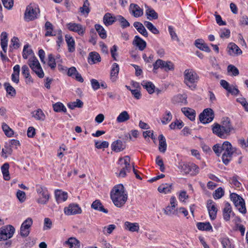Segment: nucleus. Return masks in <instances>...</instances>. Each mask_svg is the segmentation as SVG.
I'll return each instance as SVG.
<instances>
[{"label":"nucleus","mask_w":248,"mask_h":248,"mask_svg":"<svg viewBox=\"0 0 248 248\" xmlns=\"http://www.w3.org/2000/svg\"><path fill=\"white\" fill-rule=\"evenodd\" d=\"M110 198L117 207L121 208L127 200V194L124 191L123 185L119 184L113 187L110 192Z\"/></svg>","instance_id":"f03ea898"},{"label":"nucleus","mask_w":248,"mask_h":248,"mask_svg":"<svg viewBox=\"0 0 248 248\" xmlns=\"http://www.w3.org/2000/svg\"><path fill=\"white\" fill-rule=\"evenodd\" d=\"M2 129L7 137H11L14 135V131L5 123L2 124Z\"/></svg>","instance_id":"3c124183"},{"label":"nucleus","mask_w":248,"mask_h":248,"mask_svg":"<svg viewBox=\"0 0 248 248\" xmlns=\"http://www.w3.org/2000/svg\"><path fill=\"white\" fill-rule=\"evenodd\" d=\"M154 72L156 73V70L158 68L163 69L166 71L172 70L174 68L172 63H154L153 64Z\"/></svg>","instance_id":"a211bd4d"},{"label":"nucleus","mask_w":248,"mask_h":248,"mask_svg":"<svg viewBox=\"0 0 248 248\" xmlns=\"http://www.w3.org/2000/svg\"><path fill=\"white\" fill-rule=\"evenodd\" d=\"M23 57L25 59H29V62H39L37 59L34 56L32 50L30 47V46L28 44L24 46Z\"/></svg>","instance_id":"4468645a"},{"label":"nucleus","mask_w":248,"mask_h":248,"mask_svg":"<svg viewBox=\"0 0 248 248\" xmlns=\"http://www.w3.org/2000/svg\"><path fill=\"white\" fill-rule=\"evenodd\" d=\"M130 119V116L126 111H123L117 117L116 121L118 123H124Z\"/></svg>","instance_id":"ea45409f"},{"label":"nucleus","mask_w":248,"mask_h":248,"mask_svg":"<svg viewBox=\"0 0 248 248\" xmlns=\"http://www.w3.org/2000/svg\"><path fill=\"white\" fill-rule=\"evenodd\" d=\"M39 12V9L37 8H33L31 5H28L24 14V19L26 21L33 20L37 17V14Z\"/></svg>","instance_id":"9d476101"},{"label":"nucleus","mask_w":248,"mask_h":248,"mask_svg":"<svg viewBox=\"0 0 248 248\" xmlns=\"http://www.w3.org/2000/svg\"><path fill=\"white\" fill-rule=\"evenodd\" d=\"M172 101L174 104H179L181 105H186L187 104V96L185 94H177L173 97Z\"/></svg>","instance_id":"aec40b11"},{"label":"nucleus","mask_w":248,"mask_h":248,"mask_svg":"<svg viewBox=\"0 0 248 248\" xmlns=\"http://www.w3.org/2000/svg\"><path fill=\"white\" fill-rule=\"evenodd\" d=\"M125 148V146L121 140H117L111 144V149L116 152H120Z\"/></svg>","instance_id":"f704fd0d"},{"label":"nucleus","mask_w":248,"mask_h":248,"mask_svg":"<svg viewBox=\"0 0 248 248\" xmlns=\"http://www.w3.org/2000/svg\"><path fill=\"white\" fill-rule=\"evenodd\" d=\"M66 26L69 30L76 32L80 35H83L85 31V28L78 23H69Z\"/></svg>","instance_id":"2eb2a0df"},{"label":"nucleus","mask_w":248,"mask_h":248,"mask_svg":"<svg viewBox=\"0 0 248 248\" xmlns=\"http://www.w3.org/2000/svg\"><path fill=\"white\" fill-rule=\"evenodd\" d=\"M95 28L101 38L105 39L107 37L106 31L101 25L96 24L95 25Z\"/></svg>","instance_id":"a18cd8bd"},{"label":"nucleus","mask_w":248,"mask_h":248,"mask_svg":"<svg viewBox=\"0 0 248 248\" xmlns=\"http://www.w3.org/2000/svg\"><path fill=\"white\" fill-rule=\"evenodd\" d=\"M133 45L137 47L140 50H143L146 47V43L139 36H135L133 41Z\"/></svg>","instance_id":"412c9836"},{"label":"nucleus","mask_w":248,"mask_h":248,"mask_svg":"<svg viewBox=\"0 0 248 248\" xmlns=\"http://www.w3.org/2000/svg\"><path fill=\"white\" fill-rule=\"evenodd\" d=\"M83 105V103L80 100L77 99L76 101L68 104V107L70 109H73L76 107L81 108Z\"/></svg>","instance_id":"6e6d98bb"},{"label":"nucleus","mask_w":248,"mask_h":248,"mask_svg":"<svg viewBox=\"0 0 248 248\" xmlns=\"http://www.w3.org/2000/svg\"><path fill=\"white\" fill-rule=\"evenodd\" d=\"M234 213L232 211V208L230 204L227 202L223 210V217L224 219L226 221H229L232 216H233Z\"/></svg>","instance_id":"6ab92c4d"},{"label":"nucleus","mask_w":248,"mask_h":248,"mask_svg":"<svg viewBox=\"0 0 248 248\" xmlns=\"http://www.w3.org/2000/svg\"><path fill=\"white\" fill-rule=\"evenodd\" d=\"M230 182L232 185L236 188H239L241 185V183L238 181V176L236 175L231 178Z\"/></svg>","instance_id":"680f3d73"},{"label":"nucleus","mask_w":248,"mask_h":248,"mask_svg":"<svg viewBox=\"0 0 248 248\" xmlns=\"http://www.w3.org/2000/svg\"><path fill=\"white\" fill-rule=\"evenodd\" d=\"M228 72L232 73V75L236 76L239 74V71L238 69L234 65L230 64L228 66Z\"/></svg>","instance_id":"e2e57ef3"},{"label":"nucleus","mask_w":248,"mask_h":248,"mask_svg":"<svg viewBox=\"0 0 248 248\" xmlns=\"http://www.w3.org/2000/svg\"><path fill=\"white\" fill-rule=\"evenodd\" d=\"M130 162V158L128 155L119 158L118 164L119 165L121 169L120 172L117 173V176L124 178L126 176L127 172L130 171L132 166Z\"/></svg>","instance_id":"20e7f679"},{"label":"nucleus","mask_w":248,"mask_h":248,"mask_svg":"<svg viewBox=\"0 0 248 248\" xmlns=\"http://www.w3.org/2000/svg\"><path fill=\"white\" fill-rule=\"evenodd\" d=\"M9 169V165L8 163H4L1 167L3 178L6 181L9 180L10 179Z\"/></svg>","instance_id":"58836bf2"},{"label":"nucleus","mask_w":248,"mask_h":248,"mask_svg":"<svg viewBox=\"0 0 248 248\" xmlns=\"http://www.w3.org/2000/svg\"><path fill=\"white\" fill-rule=\"evenodd\" d=\"M119 71V66L117 63H114L111 67L110 71V79L112 82H115L118 77Z\"/></svg>","instance_id":"7c9ffc66"},{"label":"nucleus","mask_w":248,"mask_h":248,"mask_svg":"<svg viewBox=\"0 0 248 248\" xmlns=\"http://www.w3.org/2000/svg\"><path fill=\"white\" fill-rule=\"evenodd\" d=\"M117 21H118L121 24L122 28H126L130 26L129 22L122 16H117Z\"/></svg>","instance_id":"49530a36"},{"label":"nucleus","mask_w":248,"mask_h":248,"mask_svg":"<svg viewBox=\"0 0 248 248\" xmlns=\"http://www.w3.org/2000/svg\"><path fill=\"white\" fill-rule=\"evenodd\" d=\"M141 85L144 88L146 89L149 93L152 94L154 93L155 86L151 82L143 81Z\"/></svg>","instance_id":"a19ab883"},{"label":"nucleus","mask_w":248,"mask_h":248,"mask_svg":"<svg viewBox=\"0 0 248 248\" xmlns=\"http://www.w3.org/2000/svg\"><path fill=\"white\" fill-rule=\"evenodd\" d=\"M214 113L211 108H206L199 115L200 121L203 124H207L213 121Z\"/></svg>","instance_id":"9b49d317"},{"label":"nucleus","mask_w":248,"mask_h":248,"mask_svg":"<svg viewBox=\"0 0 248 248\" xmlns=\"http://www.w3.org/2000/svg\"><path fill=\"white\" fill-rule=\"evenodd\" d=\"M108 145V142L106 141H104L102 142L97 141H95V147L99 149L107 148Z\"/></svg>","instance_id":"052dcab7"},{"label":"nucleus","mask_w":248,"mask_h":248,"mask_svg":"<svg viewBox=\"0 0 248 248\" xmlns=\"http://www.w3.org/2000/svg\"><path fill=\"white\" fill-rule=\"evenodd\" d=\"M172 185L168 184H163L158 187V190L160 193L167 194L170 192Z\"/></svg>","instance_id":"c03bdc74"},{"label":"nucleus","mask_w":248,"mask_h":248,"mask_svg":"<svg viewBox=\"0 0 248 248\" xmlns=\"http://www.w3.org/2000/svg\"><path fill=\"white\" fill-rule=\"evenodd\" d=\"M195 46L200 50L206 52H210L211 49L204 42V40L202 39H198L195 41Z\"/></svg>","instance_id":"5701e85b"},{"label":"nucleus","mask_w":248,"mask_h":248,"mask_svg":"<svg viewBox=\"0 0 248 248\" xmlns=\"http://www.w3.org/2000/svg\"><path fill=\"white\" fill-rule=\"evenodd\" d=\"M172 115L170 111L166 110L164 114L163 115L161 119V123L163 124H168L172 119Z\"/></svg>","instance_id":"37998d69"},{"label":"nucleus","mask_w":248,"mask_h":248,"mask_svg":"<svg viewBox=\"0 0 248 248\" xmlns=\"http://www.w3.org/2000/svg\"><path fill=\"white\" fill-rule=\"evenodd\" d=\"M91 207L95 210L102 212L105 213H108V210L104 208L101 202L98 200H96L93 202Z\"/></svg>","instance_id":"473e14b6"},{"label":"nucleus","mask_w":248,"mask_h":248,"mask_svg":"<svg viewBox=\"0 0 248 248\" xmlns=\"http://www.w3.org/2000/svg\"><path fill=\"white\" fill-rule=\"evenodd\" d=\"M159 147L158 149L160 152L165 153L167 149V143L164 136L161 134L158 136Z\"/></svg>","instance_id":"72a5a7b5"},{"label":"nucleus","mask_w":248,"mask_h":248,"mask_svg":"<svg viewBox=\"0 0 248 248\" xmlns=\"http://www.w3.org/2000/svg\"><path fill=\"white\" fill-rule=\"evenodd\" d=\"M239 24L241 26H248V16L246 15L241 16L239 20Z\"/></svg>","instance_id":"69168bd1"},{"label":"nucleus","mask_w":248,"mask_h":248,"mask_svg":"<svg viewBox=\"0 0 248 248\" xmlns=\"http://www.w3.org/2000/svg\"><path fill=\"white\" fill-rule=\"evenodd\" d=\"M53 108L55 112H61L63 111L65 112L66 111V108L61 102H57L53 105Z\"/></svg>","instance_id":"864d4df0"},{"label":"nucleus","mask_w":248,"mask_h":248,"mask_svg":"<svg viewBox=\"0 0 248 248\" xmlns=\"http://www.w3.org/2000/svg\"><path fill=\"white\" fill-rule=\"evenodd\" d=\"M207 207L211 219L214 220L216 218L217 211L215 203L212 200H208Z\"/></svg>","instance_id":"dca6fc26"},{"label":"nucleus","mask_w":248,"mask_h":248,"mask_svg":"<svg viewBox=\"0 0 248 248\" xmlns=\"http://www.w3.org/2000/svg\"><path fill=\"white\" fill-rule=\"evenodd\" d=\"M64 212L65 215L70 216L81 214L82 210L78 204L73 203L64 208Z\"/></svg>","instance_id":"ddd939ff"},{"label":"nucleus","mask_w":248,"mask_h":248,"mask_svg":"<svg viewBox=\"0 0 248 248\" xmlns=\"http://www.w3.org/2000/svg\"><path fill=\"white\" fill-rule=\"evenodd\" d=\"M89 5L90 3L88 0H85L82 7L80 8V12L83 15L86 14L88 15L90 11Z\"/></svg>","instance_id":"5fc2aeb1"},{"label":"nucleus","mask_w":248,"mask_h":248,"mask_svg":"<svg viewBox=\"0 0 248 248\" xmlns=\"http://www.w3.org/2000/svg\"><path fill=\"white\" fill-rule=\"evenodd\" d=\"M235 151V148L233 147L229 141H225L223 143V153L222 155V159L224 164L227 165L229 164L232 160V155Z\"/></svg>","instance_id":"39448f33"},{"label":"nucleus","mask_w":248,"mask_h":248,"mask_svg":"<svg viewBox=\"0 0 248 248\" xmlns=\"http://www.w3.org/2000/svg\"><path fill=\"white\" fill-rule=\"evenodd\" d=\"M55 196L56 200L58 203L65 202L68 198L67 192L59 189L55 190Z\"/></svg>","instance_id":"b1692460"},{"label":"nucleus","mask_w":248,"mask_h":248,"mask_svg":"<svg viewBox=\"0 0 248 248\" xmlns=\"http://www.w3.org/2000/svg\"><path fill=\"white\" fill-rule=\"evenodd\" d=\"M8 35L6 32H2L0 35V45L3 51L6 53L7 48Z\"/></svg>","instance_id":"c9c22d12"},{"label":"nucleus","mask_w":248,"mask_h":248,"mask_svg":"<svg viewBox=\"0 0 248 248\" xmlns=\"http://www.w3.org/2000/svg\"><path fill=\"white\" fill-rule=\"evenodd\" d=\"M212 130L214 134L223 139H227L232 133L235 132V129L228 117L223 118L221 124H214Z\"/></svg>","instance_id":"f257e3e1"},{"label":"nucleus","mask_w":248,"mask_h":248,"mask_svg":"<svg viewBox=\"0 0 248 248\" xmlns=\"http://www.w3.org/2000/svg\"><path fill=\"white\" fill-rule=\"evenodd\" d=\"M178 167L186 174L191 172V175H195L199 172V168L193 163L181 161L179 163Z\"/></svg>","instance_id":"423d86ee"},{"label":"nucleus","mask_w":248,"mask_h":248,"mask_svg":"<svg viewBox=\"0 0 248 248\" xmlns=\"http://www.w3.org/2000/svg\"><path fill=\"white\" fill-rule=\"evenodd\" d=\"M220 242L223 248H234V247L231 245L230 240L228 237L221 238Z\"/></svg>","instance_id":"8fccbe9b"},{"label":"nucleus","mask_w":248,"mask_h":248,"mask_svg":"<svg viewBox=\"0 0 248 248\" xmlns=\"http://www.w3.org/2000/svg\"><path fill=\"white\" fill-rule=\"evenodd\" d=\"M31 114L32 117L37 121H44L46 119L45 114L40 108L34 110Z\"/></svg>","instance_id":"c756f323"},{"label":"nucleus","mask_w":248,"mask_h":248,"mask_svg":"<svg viewBox=\"0 0 248 248\" xmlns=\"http://www.w3.org/2000/svg\"><path fill=\"white\" fill-rule=\"evenodd\" d=\"M145 7L146 8L145 13L147 19L152 20L158 18V14L153 9L147 5H145Z\"/></svg>","instance_id":"c85d7f7f"},{"label":"nucleus","mask_w":248,"mask_h":248,"mask_svg":"<svg viewBox=\"0 0 248 248\" xmlns=\"http://www.w3.org/2000/svg\"><path fill=\"white\" fill-rule=\"evenodd\" d=\"M197 227L200 230L209 231L212 230V227L208 222H199L197 224Z\"/></svg>","instance_id":"79ce46f5"},{"label":"nucleus","mask_w":248,"mask_h":248,"mask_svg":"<svg viewBox=\"0 0 248 248\" xmlns=\"http://www.w3.org/2000/svg\"><path fill=\"white\" fill-rule=\"evenodd\" d=\"M65 41L67 44L68 50L70 52H73L75 49V41L73 37L70 35L66 34L65 36Z\"/></svg>","instance_id":"4c0bfd02"},{"label":"nucleus","mask_w":248,"mask_h":248,"mask_svg":"<svg viewBox=\"0 0 248 248\" xmlns=\"http://www.w3.org/2000/svg\"><path fill=\"white\" fill-rule=\"evenodd\" d=\"M213 150L217 156H220L221 153L223 152V143L222 144H215L213 147Z\"/></svg>","instance_id":"bf43d9fd"},{"label":"nucleus","mask_w":248,"mask_h":248,"mask_svg":"<svg viewBox=\"0 0 248 248\" xmlns=\"http://www.w3.org/2000/svg\"><path fill=\"white\" fill-rule=\"evenodd\" d=\"M144 25L146 28L151 31L153 33L155 34H157L159 33V31L155 27V26L149 21H145L144 22Z\"/></svg>","instance_id":"603ef678"},{"label":"nucleus","mask_w":248,"mask_h":248,"mask_svg":"<svg viewBox=\"0 0 248 248\" xmlns=\"http://www.w3.org/2000/svg\"><path fill=\"white\" fill-rule=\"evenodd\" d=\"M181 111L191 121L195 120L196 113L194 109L189 108H181Z\"/></svg>","instance_id":"cd10ccee"},{"label":"nucleus","mask_w":248,"mask_h":248,"mask_svg":"<svg viewBox=\"0 0 248 248\" xmlns=\"http://www.w3.org/2000/svg\"><path fill=\"white\" fill-rule=\"evenodd\" d=\"M227 48L230 55H239L242 53L240 48L234 43H230Z\"/></svg>","instance_id":"bb28decb"},{"label":"nucleus","mask_w":248,"mask_h":248,"mask_svg":"<svg viewBox=\"0 0 248 248\" xmlns=\"http://www.w3.org/2000/svg\"><path fill=\"white\" fill-rule=\"evenodd\" d=\"M95 61H97L98 62H100L101 57L99 54L95 51L90 52L88 57L89 62H90V61L94 62Z\"/></svg>","instance_id":"de8ad7c7"},{"label":"nucleus","mask_w":248,"mask_h":248,"mask_svg":"<svg viewBox=\"0 0 248 248\" xmlns=\"http://www.w3.org/2000/svg\"><path fill=\"white\" fill-rule=\"evenodd\" d=\"M4 86L8 94L12 96H15L16 95V90L10 85L9 83H5L4 84Z\"/></svg>","instance_id":"09e8293b"},{"label":"nucleus","mask_w":248,"mask_h":248,"mask_svg":"<svg viewBox=\"0 0 248 248\" xmlns=\"http://www.w3.org/2000/svg\"><path fill=\"white\" fill-rule=\"evenodd\" d=\"M224 194V191L221 187L217 188L213 193V197L215 199H220Z\"/></svg>","instance_id":"13d9d810"},{"label":"nucleus","mask_w":248,"mask_h":248,"mask_svg":"<svg viewBox=\"0 0 248 248\" xmlns=\"http://www.w3.org/2000/svg\"><path fill=\"white\" fill-rule=\"evenodd\" d=\"M15 231L12 225H7L0 229V241L6 240L11 238Z\"/></svg>","instance_id":"1a4fd4ad"},{"label":"nucleus","mask_w":248,"mask_h":248,"mask_svg":"<svg viewBox=\"0 0 248 248\" xmlns=\"http://www.w3.org/2000/svg\"><path fill=\"white\" fill-rule=\"evenodd\" d=\"M65 243L70 248H80V242L75 237H70Z\"/></svg>","instance_id":"e433bc0d"},{"label":"nucleus","mask_w":248,"mask_h":248,"mask_svg":"<svg viewBox=\"0 0 248 248\" xmlns=\"http://www.w3.org/2000/svg\"><path fill=\"white\" fill-rule=\"evenodd\" d=\"M129 12L133 16L139 17L143 15V11L137 4L134 3L130 4L129 6Z\"/></svg>","instance_id":"f3484780"},{"label":"nucleus","mask_w":248,"mask_h":248,"mask_svg":"<svg viewBox=\"0 0 248 248\" xmlns=\"http://www.w3.org/2000/svg\"><path fill=\"white\" fill-rule=\"evenodd\" d=\"M22 74L25 78V82L27 84L33 83V80L30 74V69L27 65H24L22 67Z\"/></svg>","instance_id":"393cba45"},{"label":"nucleus","mask_w":248,"mask_h":248,"mask_svg":"<svg viewBox=\"0 0 248 248\" xmlns=\"http://www.w3.org/2000/svg\"><path fill=\"white\" fill-rule=\"evenodd\" d=\"M33 221L31 217L27 218L22 224L20 227V234L23 237H27L30 232V228Z\"/></svg>","instance_id":"f8f14e48"},{"label":"nucleus","mask_w":248,"mask_h":248,"mask_svg":"<svg viewBox=\"0 0 248 248\" xmlns=\"http://www.w3.org/2000/svg\"><path fill=\"white\" fill-rule=\"evenodd\" d=\"M60 55H54L52 54H49L48 55V62H60Z\"/></svg>","instance_id":"338daca9"},{"label":"nucleus","mask_w":248,"mask_h":248,"mask_svg":"<svg viewBox=\"0 0 248 248\" xmlns=\"http://www.w3.org/2000/svg\"><path fill=\"white\" fill-rule=\"evenodd\" d=\"M155 162L156 164L160 167V171L164 172L165 168L162 158L159 156H157Z\"/></svg>","instance_id":"774afa93"},{"label":"nucleus","mask_w":248,"mask_h":248,"mask_svg":"<svg viewBox=\"0 0 248 248\" xmlns=\"http://www.w3.org/2000/svg\"><path fill=\"white\" fill-rule=\"evenodd\" d=\"M36 191L39 196L37 202L39 204H46L49 198L47 188L45 186L37 185Z\"/></svg>","instance_id":"0eeeda50"},{"label":"nucleus","mask_w":248,"mask_h":248,"mask_svg":"<svg viewBox=\"0 0 248 248\" xmlns=\"http://www.w3.org/2000/svg\"><path fill=\"white\" fill-rule=\"evenodd\" d=\"M30 67L40 78H43L44 73L40 63H30Z\"/></svg>","instance_id":"4be33fe9"},{"label":"nucleus","mask_w":248,"mask_h":248,"mask_svg":"<svg viewBox=\"0 0 248 248\" xmlns=\"http://www.w3.org/2000/svg\"><path fill=\"white\" fill-rule=\"evenodd\" d=\"M231 201L233 202L240 212L245 214L247 212L244 200L239 195L232 193L230 194Z\"/></svg>","instance_id":"6e6552de"},{"label":"nucleus","mask_w":248,"mask_h":248,"mask_svg":"<svg viewBox=\"0 0 248 248\" xmlns=\"http://www.w3.org/2000/svg\"><path fill=\"white\" fill-rule=\"evenodd\" d=\"M45 28L46 31L45 33L46 36L54 35L52 34L53 25L50 22H46L45 24Z\"/></svg>","instance_id":"4d7b16f0"},{"label":"nucleus","mask_w":248,"mask_h":248,"mask_svg":"<svg viewBox=\"0 0 248 248\" xmlns=\"http://www.w3.org/2000/svg\"><path fill=\"white\" fill-rule=\"evenodd\" d=\"M198 76L196 73L191 69L184 72V83L192 90L196 88V83L198 81Z\"/></svg>","instance_id":"7ed1b4c3"},{"label":"nucleus","mask_w":248,"mask_h":248,"mask_svg":"<svg viewBox=\"0 0 248 248\" xmlns=\"http://www.w3.org/2000/svg\"><path fill=\"white\" fill-rule=\"evenodd\" d=\"M116 21H117V16H112L109 13H107L103 16V21L106 26L111 25Z\"/></svg>","instance_id":"a878e982"},{"label":"nucleus","mask_w":248,"mask_h":248,"mask_svg":"<svg viewBox=\"0 0 248 248\" xmlns=\"http://www.w3.org/2000/svg\"><path fill=\"white\" fill-rule=\"evenodd\" d=\"M125 229L129 231L134 232H138L140 229V226L138 223H131L128 221H126L124 223Z\"/></svg>","instance_id":"2f4dec72"},{"label":"nucleus","mask_w":248,"mask_h":248,"mask_svg":"<svg viewBox=\"0 0 248 248\" xmlns=\"http://www.w3.org/2000/svg\"><path fill=\"white\" fill-rule=\"evenodd\" d=\"M4 7L10 10L12 8L14 5V0H1Z\"/></svg>","instance_id":"0e129e2a"}]
</instances>
